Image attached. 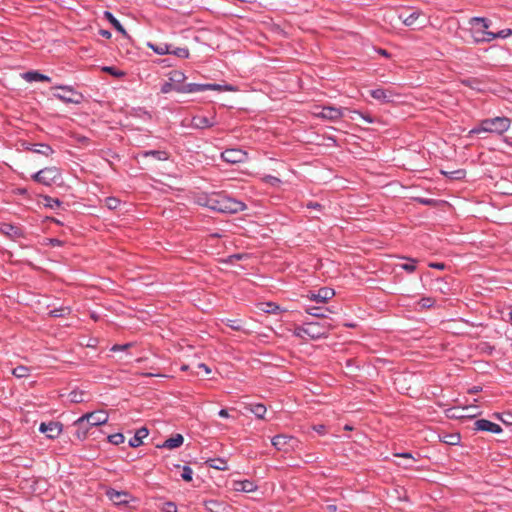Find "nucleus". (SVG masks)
I'll return each mask as SVG.
<instances>
[{"label": "nucleus", "instance_id": "f257e3e1", "mask_svg": "<svg viewBox=\"0 0 512 512\" xmlns=\"http://www.w3.org/2000/svg\"><path fill=\"white\" fill-rule=\"evenodd\" d=\"M207 208L221 213H238L246 209V205L223 194H213L203 203Z\"/></svg>", "mask_w": 512, "mask_h": 512}, {"label": "nucleus", "instance_id": "f03ea898", "mask_svg": "<svg viewBox=\"0 0 512 512\" xmlns=\"http://www.w3.org/2000/svg\"><path fill=\"white\" fill-rule=\"evenodd\" d=\"M510 126L511 120L508 117L497 116L494 118H486L481 120L477 126L472 128L469 134L492 133L502 135L509 130Z\"/></svg>", "mask_w": 512, "mask_h": 512}, {"label": "nucleus", "instance_id": "7ed1b4c3", "mask_svg": "<svg viewBox=\"0 0 512 512\" xmlns=\"http://www.w3.org/2000/svg\"><path fill=\"white\" fill-rule=\"evenodd\" d=\"M471 26L470 32L473 38V42L479 43H490V38L486 34H491L488 29L491 26V21L485 17H472L469 19Z\"/></svg>", "mask_w": 512, "mask_h": 512}, {"label": "nucleus", "instance_id": "20e7f679", "mask_svg": "<svg viewBox=\"0 0 512 512\" xmlns=\"http://www.w3.org/2000/svg\"><path fill=\"white\" fill-rule=\"evenodd\" d=\"M328 334V328L320 324L319 322H307L303 326L297 327L295 335L298 337L307 336L312 340H318L326 337Z\"/></svg>", "mask_w": 512, "mask_h": 512}, {"label": "nucleus", "instance_id": "39448f33", "mask_svg": "<svg viewBox=\"0 0 512 512\" xmlns=\"http://www.w3.org/2000/svg\"><path fill=\"white\" fill-rule=\"evenodd\" d=\"M32 179L43 185L51 186L61 179V173L56 167H46L33 174Z\"/></svg>", "mask_w": 512, "mask_h": 512}, {"label": "nucleus", "instance_id": "423d86ee", "mask_svg": "<svg viewBox=\"0 0 512 512\" xmlns=\"http://www.w3.org/2000/svg\"><path fill=\"white\" fill-rule=\"evenodd\" d=\"M55 89L61 90L59 93H54V97L66 104H80L82 102V94L76 92L71 86L59 85Z\"/></svg>", "mask_w": 512, "mask_h": 512}, {"label": "nucleus", "instance_id": "0eeeda50", "mask_svg": "<svg viewBox=\"0 0 512 512\" xmlns=\"http://www.w3.org/2000/svg\"><path fill=\"white\" fill-rule=\"evenodd\" d=\"M186 76L183 72L174 70L169 73V81L173 83L174 91L179 93H196V90H190L191 86H197V83L184 84Z\"/></svg>", "mask_w": 512, "mask_h": 512}, {"label": "nucleus", "instance_id": "6e6552de", "mask_svg": "<svg viewBox=\"0 0 512 512\" xmlns=\"http://www.w3.org/2000/svg\"><path fill=\"white\" fill-rule=\"evenodd\" d=\"M272 445L279 451L288 452L297 446V439L293 436L279 434L272 438Z\"/></svg>", "mask_w": 512, "mask_h": 512}, {"label": "nucleus", "instance_id": "1a4fd4ad", "mask_svg": "<svg viewBox=\"0 0 512 512\" xmlns=\"http://www.w3.org/2000/svg\"><path fill=\"white\" fill-rule=\"evenodd\" d=\"M222 159L231 164L243 163L248 159V154L241 149H226L221 154Z\"/></svg>", "mask_w": 512, "mask_h": 512}, {"label": "nucleus", "instance_id": "9d476101", "mask_svg": "<svg viewBox=\"0 0 512 512\" xmlns=\"http://www.w3.org/2000/svg\"><path fill=\"white\" fill-rule=\"evenodd\" d=\"M344 110L345 109L338 107L324 106L319 112H315L314 114L322 119L337 121L344 116Z\"/></svg>", "mask_w": 512, "mask_h": 512}, {"label": "nucleus", "instance_id": "9b49d317", "mask_svg": "<svg viewBox=\"0 0 512 512\" xmlns=\"http://www.w3.org/2000/svg\"><path fill=\"white\" fill-rule=\"evenodd\" d=\"M217 125L216 116L211 117L196 115L192 117L190 127L194 129H207Z\"/></svg>", "mask_w": 512, "mask_h": 512}, {"label": "nucleus", "instance_id": "f8f14e48", "mask_svg": "<svg viewBox=\"0 0 512 512\" xmlns=\"http://www.w3.org/2000/svg\"><path fill=\"white\" fill-rule=\"evenodd\" d=\"M106 496L117 506L126 505L131 500V495L127 491H118L113 488L106 491Z\"/></svg>", "mask_w": 512, "mask_h": 512}, {"label": "nucleus", "instance_id": "ddd939ff", "mask_svg": "<svg viewBox=\"0 0 512 512\" xmlns=\"http://www.w3.org/2000/svg\"><path fill=\"white\" fill-rule=\"evenodd\" d=\"M82 416L92 427L103 425L108 421V414L103 410L93 411Z\"/></svg>", "mask_w": 512, "mask_h": 512}, {"label": "nucleus", "instance_id": "4468645a", "mask_svg": "<svg viewBox=\"0 0 512 512\" xmlns=\"http://www.w3.org/2000/svg\"><path fill=\"white\" fill-rule=\"evenodd\" d=\"M39 431L46 434L50 439L57 438L62 432V424L59 422L41 423Z\"/></svg>", "mask_w": 512, "mask_h": 512}, {"label": "nucleus", "instance_id": "2eb2a0df", "mask_svg": "<svg viewBox=\"0 0 512 512\" xmlns=\"http://www.w3.org/2000/svg\"><path fill=\"white\" fill-rule=\"evenodd\" d=\"M196 90L197 92H203L206 90H215V91H236V88L230 84L220 85L215 83H206V84H198L197 86H191L190 90Z\"/></svg>", "mask_w": 512, "mask_h": 512}, {"label": "nucleus", "instance_id": "dca6fc26", "mask_svg": "<svg viewBox=\"0 0 512 512\" xmlns=\"http://www.w3.org/2000/svg\"><path fill=\"white\" fill-rule=\"evenodd\" d=\"M370 95L375 100H378L382 103H390L394 101V97L396 96L392 90L376 88L370 91Z\"/></svg>", "mask_w": 512, "mask_h": 512}, {"label": "nucleus", "instance_id": "f3484780", "mask_svg": "<svg viewBox=\"0 0 512 512\" xmlns=\"http://www.w3.org/2000/svg\"><path fill=\"white\" fill-rule=\"evenodd\" d=\"M474 425H475V430H478V431L491 432L494 434H499L502 432V428L500 425H498L494 422H491L489 420H486V419L476 420Z\"/></svg>", "mask_w": 512, "mask_h": 512}, {"label": "nucleus", "instance_id": "a211bd4d", "mask_svg": "<svg viewBox=\"0 0 512 512\" xmlns=\"http://www.w3.org/2000/svg\"><path fill=\"white\" fill-rule=\"evenodd\" d=\"M73 426L76 428L75 436L81 441L86 439L90 428H92L83 416L75 420Z\"/></svg>", "mask_w": 512, "mask_h": 512}, {"label": "nucleus", "instance_id": "6ab92c4d", "mask_svg": "<svg viewBox=\"0 0 512 512\" xmlns=\"http://www.w3.org/2000/svg\"><path fill=\"white\" fill-rule=\"evenodd\" d=\"M335 295V292L332 288L323 287L320 288L317 292H312L309 295V298L318 303H325L329 299H331Z\"/></svg>", "mask_w": 512, "mask_h": 512}, {"label": "nucleus", "instance_id": "aec40b11", "mask_svg": "<svg viewBox=\"0 0 512 512\" xmlns=\"http://www.w3.org/2000/svg\"><path fill=\"white\" fill-rule=\"evenodd\" d=\"M0 231L12 239L20 238L23 236V232L19 227L8 223L2 224L0 226Z\"/></svg>", "mask_w": 512, "mask_h": 512}, {"label": "nucleus", "instance_id": "412c9836", "mask_svg": "<svg viewBox=\"0 0 512 512\" xmlns=\"http://www.w3.org/2000/svg\"><path fill=\"white\" fill-rule=\"evenodd\" d=\"M149 432L146 428H140L136 431L135 435L129 440L131 447H138L143 443V439L148 436Z\"/></svg>", "mask_w": 512, "mask_h": 512}, {"label": "nucleus", "instance_id": "4be33fe9", "mask_svg": "<svg viewBox=\"0 0 512 512\" xmlns=\"http://www.w3.org/2000/svg\"><path fill=\"white\" fill-rule=\"evenodd\" d=\"M139 155L142 157H145V158L153 157L157 161H166L169 158L168 153L166 151H162V150L143 151V152L139 153Z\"/></svg>", "mask_w": 512, "mask_h": 512}, {"label": "nucleus", "instance_id": "5701e85b", "mask_svg": "<svg viewBox=\"0 0 512 512\" xmlns=\"http://www.w3.org/2000/svg\"><path fill=\"white\" fill-rule=\"evenodd\" d=\"M184 442V438L181 434H176L168 439H166L162 445L163 448L167 449H175L180 447Z\"/></svg>", "mask_w": 512, "mask_h": 512}, {"label": "nucleus", "instance_id": "b1692460", "mask_svg": "<svg viewBox=\"0 0 512 512\" xmlns=\"http://www.w3.org/2000/svg\"><path fill=\"white\" fill-rule=\"evenodd\" d=\"M234 489L241 492H254L257 486L250 480L238 481L234 484Z\"/></svg>", "mask_w": 512, "mask_h": 512}, {"label": "nucleus", "instance_id": "393cba45", "mask_svg": "<svg viewBox=\"0 0 512 512\" xmlns=\"http://www.w3.org/2000/svg\"><path fill=\"white\" fill-rule=\"evenodd\" d=\"M23 78L28 82L51 81L49 76L39 73L37 71H28L23 74Z\"/></svg>", "mask_w": 512, "mask_h": 512}, {"label": "nucleus", "instance_id": "a878e982", "mask_svg": "<svg viewBox=\"0 0 512 512\" xmlns=\"http://www.w3.org/2000/svg\"><path fill=\"white\" fill-rule=\"evenodd\" d=\"M147 46L152 49L158 55H166L170 53L171 45L167 43H151L148 42Z\"/></svg>", "mask_w": 512, "mask_h": 512}, {"label": "nucleus", "instance_id": "bb28decb", "mask_svg": "<svg viewBox=\"0 0 512 512\" xmlns=\"http://www.w3.org/2000/svg\"><path fill=\"white\" fill-rule=\"evenodd\" d=\"M104 18L110 22V24L121 34L126 35V30L117 18L109 11L104 12Z\"/></svg>", "mask_w": 512, "mask_h": 512}, {"label": "nucleus", "instance_id": "cd10ccee", "mask_svg": "<svg viewBox=\"0 0 512 512\" xmlns=\"http://www.w3.org/2000/svg\"><path fill=\"white\" fill-rule=\"evenodd\" d=\"M207 465L211 468L217 469V470H226L227 467V461L223 458H213L207 460Z\"/></svg>", "mask_w": 512, "mask_h": 512}, {"label": "nucleus", "instance_id": "c85d7f7f", "mask_svg": "<svg viewBox=\"0 0 512 512\" xmlns=\"http://www.w3.org/2000/svg\"><path fill=\"white\" fill-rule=\"evenodd\" d=\"M419 16H420V12L419 11H414V12L410 13L407 16H405L404 14H400L399 18L402 20V22L406 26H412V25L415 24V22L419 18Z\"/></svg>", "mask_w": 512, "mask_h": 512}, {"label": "nucleus", "instance_id": "c756f323", "mask_svg": "<svg viewBox=\"0 0 512 512\" xmlns=\"http://www.w3.org/2000/svg\"><path fill=\"white\" fill-rule=\"evenodd\" d=\"M486 35L490 38V42L497 38L505 39L512 35V29L506 28L498 32H492L491 34Z\"/></svg>", "mask_w": 512, "mask_h": 512}, {"label": "nucleus", "instance_id": "7c9ffc66", "mask_svg": "<svg viewBox=\"0 0 512 512\" xmlns=\"http://www.w3.org/2000/svg\"><path fill=\"white\" fill-rule=\"evenodd\" d=\"M266 407L263 404L251 405L250 411L259 419H263L266 413Z\"/></svg>", "mask_w": 512, "mask_h": 512}, {"label": "nucleus", "instance_id": "2f4dec72", "mask_svg": "<svg viewBox=\"0 0 512 512\" xmlns=\"http://www.w3.org/2000/svg\"><path fill=\"white\" fill-rule=\"evenodd\" d=\"M44 205L51 209L59 208L62 205V202L58 198H53L48 195L43 197Z\"/></svg>", "mask_w": 512, "mask_h": 512}, {"label": "nucleus", "instance_id": "473e14b6", "mask_svg": "<svg viewBox=\"0 0 512 512\" xmlns=\"http://www.w3.org/2000/svg\"><path fill=\"white\" fill-rule=\"evenodd\" d=\"M71 312V309L66 306H62L60 308H55L49 311L50 316L52 317H64L66 315H69Z\"/></svg>", "mask_w": 512, "mask_h": 512}, {"label": "nucleus", "instance_id": "72a5a7b5", "mask_svg": "<svg viewBox=\"0 0 512 512\" xmlns=\"http://www.w3.org/2000/svg\"><path fill=\"white\" fill-rule=\"evenodd\" d=\"M35 146L38 147L33 149L35 153H39L45 156H49L53 153V149L47 144L40 143Z\"/></svg>", "mask_w": 512, "mask_h": 512}, {"label": "nucleus", "instance_id": "f704fd0d", "mask_svg": "<svg viewBox=\"0 0 512 512\" xmlns=\"http://www.w3.org/2000/svg\"><path fill=\"white\" fill-rule=\"evenodd\" d=\"M169 54H173L179 58H188L189 57V50L187 48H184V47H176V48H170V53Z\"/></svg>", "mask_w": 512, "mask_h": 512}, {"label": "nucleus", "instance_id": "c9c22d12", "mask_svg": "<svg viewBox=\"0 0 512 512\" xmlns=\"http://www.w3.org/2000/svg\"><path fill=\"white\" fill-rule=\"evenodd\" d=\"M12 373L17 378H24L29 375V368H27L26 366L20 365V366L15 367L13 369Z\"/></svg>", "mask_w": 512, "mask_h": 512}, {"label": "nucleus", "instance_id": "e433bc0d", "mask_svg": "<svg viewBox=\"0 0 512 512\" xmlns=\"http://www.w3.org/2000/svg\"><path fill=\"white\" fill-rule=\"evenodd\" d=\"M181 469H182L181 478L186 482L192 481V477H193L192 468L188 465H184L181 467Z\"/></svg>", "mask_w": 512, "mask_h": 512}, {"label": "nucleus", "instance_id": "4c0bfd02", "mask_svg": "<svg viewBox=\"0 0 512 512\" xmlns=\"http://www.w3.org/2000/svg\"><path fill=\"white\" fill-rule=\"evenodd\" d=\"M120 200L115 197H107L105 199V205L110 210H115L120 206Z\"/></svg>", "mask_w": 512, "mask_h": 512}, {"label": "nucleus", "instance_id": "58836bf2", "mask_svg": "<svg viewBox=\"0 0 512 512\" xmlns=\"http://www.w3.org/2000/svg\"><path fill=\"white\" fill-rule=\"evenodd\" d=\"M124 440L125 438L122 433H115L108 436V441L114 445H120Z\"/></svg>", "mask_w": 512, "mask_h": 512}, {"label": "nucleus", "instance_id": "ea45409f", "mask_svg": "<svg viewBox=\"0 0 512 512\" xmlns=\"http://www.w3.org/2000/svg\"><path fill=\"white\" fill-rule=\"evenodd\" d=\"M402 258L407 259L408 261H410V263L402 264L401 268L408 273L414 272L416 270V265H415L416 260L412 259V258H408V257H402Z\"/></svg>", "mask_w": 512, "mask_h": 512}, {"label": "nucleus", "instance_id": "a19ab883", "mask_svg": "<svg viewBox=\"0 0 512 512\" xmlns=\"http://www.w3.org/2000/svg\"><path fill=\"white\" fill-rule=\"evenodd\" d=\"M434 302V299L431 297H423L419 300L418 306L421 309H426L432 307L434 305Z\"/></svg>", "mask_w": 512, "mask_h": 512}, {"label": "nucleus", "instance_id": "79ce46f5", "mask_svg": "<svg viewBox=\"0 0 512 512\" xmlns=\"http://www.w3.org/2000/svg\"><path fill=\"white\" fill-rule=\"evenodd\" d=\"M69 400L72 402V403H81L84 401L83 399V392H79V391H72L70 394H69Z\"/></svg>", "mask_w": 512, "mask_h": 512}, {"label": "nucleus", "instance_id": "37998d69", "mask_svg": "<svg viewBox=\"0 0 512 512\" xmlns=\"http://www.w3.org/2000/svg\"><path fill=\"white\" fill-rule=\"evenodd\" d=\"M103 71H105L115 77H118V78L123 77L125 75V73L123 71L118 70L113 66H105V67H103Z\"/></svg>", "mask_w": 512, "mask_h": 512}, {"label": "nucleus", "instance_id": "c03bdc74", "mask_svg": "<svg viewBox=\"0 0 512 512\" xmlns=\"http://www.w3.org/2000/svg\"><path fill=\"white\" fill-rule=\"evenodd\" d=\"M443 441L449 445H456L460 441V436L459 434H449Z\"/></svg>", "mask_w": 512, "mask_h": 512}, {"label": "nucleus", "instance_id": "a18cd8bd", "mask_svg": "<svg viewBox=\"0 0 512 512\" xmlns=\"http://www.w3.org/2000/svg\"><path fill=\"white\" fill-rule=\"evenodd\" d=\"M263 180L265 183L274 187L279 186V184L281 183V180L279 178L272 175H266Z\"/></svg>", "mask_w": 512, "mask_h": 512}, {"label": "nucleus", "instance_id": "49530a36", "mask_svg": "<svg viewBox=\"0 0 512 512\" xmlns=\"http://www.w3.org/2000/svg\"><path fill=\"white\" fill-rule=\"evenodd\" d=\"M305 311L315 317H324L325 314L321 311L319 307H307Z\"/></svg>", "mask_w": 512, "mask_h": 512}, {"label": "nucleus", "instance_id": "de8ad7c7", "mask_svg": "<svg viewBox=\"0 0 512 512\" xmlns=\"http://www.w3.org/2000/svg\"><path fill=\"white\" fill-rule=\"evenodd\" d=\"M174 87L173 86V83H171L170 81H167L165 83L162 84L161 88H160V91L161 93L163 94H168L170 93L171 91H174Z\"/></svg>", "mask_w": 512, "mask_h": 512}, {"label": "nucleus", "instance_id": "09e8293b", "mask_svg": "<svg viewBox=\"0 0 512 512\" xmlns=\"http://www.w3.org/2000/svg\"><path fill=\"white\" fill-rule=\"evenodd\" d=\"M265 305L267 307L265 312H267V313L277 314L280 311V307L278 305H276L275 303L268 302Z\"/></svg>", "mask_w": 512, "mask_h": 512}, {"label": "nucleus", "instance_id": "8fccbe9b", "mask_svg": "<svg viewBox=\"0 0 512 512\" xmlns=\"http://www.w3.org/2000/svg\"><path fill=\"white\" fill-rule=\"evenodd\" d=\"M163 512H177V506L173 502H166L163 507Z\"/></svg>", "mask_w": 512, "mask_h": 512}, {"label": "nucleus", "instance_id": "3c124183", "mask_svg": "<svg viewBox=\"0 0 512 512\" xmlns=\"http://www.w3.org/2000/svg\"><path fill=\"white\" fill-rule=\"evenodd\" d=\"M465 171L460 169V170H455V171H452L449 173V176L450 178L452 179H461L465 176Z\"/></svg>", "mask_w": 512, "mask_h": 512}, {"label": "nucleus", "instance_id": "603ef678", "mask_svg": "<svg viewBox=\"0 0 512 512\" xmlns=\"http://www.w3.org/2000/svg\"><path fill=\"white\" fill-rule=\"evenodd\" d=\"M131 346H132L131 343H126V344H123V345L116 344V345H114L111 348V351H114V352H116V351H124V350L128 349Z\"/></svg>", "mask_w": 512, "mask_h": 512}, {"label": "nucleus", "instance_id": "864d4df0", "mask_svg": "<svg viewBox=\"0 0 512 512\" xmlns=\"http://www.w3.org/2000/svg\"><path fill=\"white\" fill-rule=\"evenodd\" d=\"M306 207H307L308 209H315V210H318V211H321V210H322V208H323V206H322L320 203H318V202H312V201L308 202V203L306 204Z\"/></svg>", "mask_w": 512, "mask_h": 512}, {"label": "nucleus", "instance_id": "5fc2aeb1", "mask_svg": "<svg viewBox=\"0 0 512 512\" xmlns=\"http://www.w3.org/2000/svg\"><path fill=\"white\" fill-rule=\"evenodd\" d=\"M363 120H365L367 123H373L374 120L370 115L363 114L361 112L355 111Z\"/></svg>", "mask_w": 512, "mask_h": 512}, {"label": "nucleus", "instance_id": "6e6d98bb", "mask_svg": "<svg viewBox=\"0 0 512 512\" xmlns=\"http://www.w3.org/2000/svg\"><path fill=\"white\" fill-rule=\"evenodd\" d=\"M313 430L318 434L323 435L325 433L326 427L324 425H315L313 426Z\"/></svg>", "mask_w": 512, "mask_h": 512}, {"label": "nucleus", "instance_id": "4d7b16f0", "mask_svg": "<svg viewBox=\"0 0 512 512\" xmlns=\"http://www.w3.org/2000/svg\"><path fill=\"white\" fill-rule=\"evenodd\" d=\"M429 266L431 268H435V269H439V270H442L445 268V264L444 263H430Z\"/></svg>", "mask_w": 512, "mask_h": 512}, {"label": "nucleus", "instance_id": "13d9d810", "mask_svg": "<svg viewBox=\"0 0 512 512\" xmlns=\"http://www.w3.org/2000/svg\"><path fill=\"white\" fill-rule=\"evenodd\" d=\"M395 455L398 456V457H402V458L414 459L412 454L409 453V452H402V453H398V454H395Z\"/></svg>", "mask_w": 512, "mask_h": 512}, {"label": "nucleus", "instance_id": "bf43d9fd", "mask_svg": "<svg viewBox=\"0 0 512 512\" xmlns=\"http://www.w3.org/2000/svg\"><path fill=\"white\" fill-rule=\"evenodd\" d=\"M198 368L203 369V371H205L206 374H209L211 372V369L204 363L198 364Z\"/></svg>", "mask_w": 512, "mask_h": 512}, {"label": "nucleus", "instance_id": "052dcab7", "mask_svg": "<svg viewBox=\"0 0 512 512\" xmlns=\"http://www.w3.org/2000/svg\"><path fill=\"white\" fill-rule=\"evenodd\" d=\"M218 415L222 418H229L230 415L228 413V410L226 409H221L219 412H218Z\"/></svg>", "mask_w": 512, "mask_h": 512}, {"label": "nucleus", "instance_id": "680f3d73", "mask_svg": "<svg viewBox=\"0 0 512 512\" xmlns=\"http://www.w3.org/2000/svg\"><path fill=\"white\" fill-rule=\"evenodd\" d=\"M325 509H326L327 512H336L337 511V506L334 505V504H328L325 507Z\"/></svg>", "mask_w": 512, "mask_h": 512}, {"label": "nucleus", "instance_id": "e2e57ef3", "mask_svg": "<svg viewBox=\"0 0 512 512\" xmlns=\"http://www.w3.org/2000/svg\"><path fill=\"white\" fill-rule=\"evenodd\" d=\"M100 34L105 37V38H110L111 37V32H109L108 30H101L100 31Z\"/></svg>", "mask_w": 512, "mask_h": 512}, {"label": "nucleus", "instance_id": "0e129e2a", "mask_svg": "<svg viewBox=\"0 0 512 512\" xmlns=\"http://www.w3.org/2000/svg\"><path fill=\"white\" fill-rule=\"evenodd\" d=\"M377 52H378L380 55L384 56V57H388V56H389V53H388L386 50H384V49H381V48H380V49H378V50H377Z\"/></svg>", "mask_w": 512, "mask_h": 512}, {"label": "nucleus", "instance_id": "69168bd1", "mask_svg": "<svg viewBox=\"0 0 512 512\" xmlns=\"http://www.w3.org/2000/svg\"><path fill=\"white\" fill-rule=\"evenodd\" d=\"M230 327L235 330H238L240 328L239 325H235V324H231Z\"/></svg>", "mask_w": 512, "mask_h": 512}, {"label": "nucleus", "instance_id": "338daca9", "mask_svg": "<svg viewBox=\"0 0 512 512\" xmlns=\"http://www.w3.org/2000/svg\"><path fill=\"white\" fill-rule=\"evenodd\" d=\"M87 140H88V139H87L86 137H81V138H79V141H80V142H85V141H87Z\"/></svg>", "mask_w": 512, "mask_h": 512}, {"label": "nucleus", "instance_id": "774afa93", "mask_svg": "<svg viewBox=\"0 0 512 512\" xmlns=\"http://www.w3.org/2000/svg\"><path fill=\"white\" fill-rule=\"evenodd\" d=\"M509 319L512 322V311L509 313Z\"/></svg>", "mask_w": 512, "mask_h": 512}]
</instances>
